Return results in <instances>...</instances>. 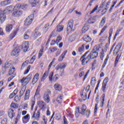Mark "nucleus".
<instances>
[{"label": "nucleus", "instance_id": "338daca9", "mask_svg": "<svg viewBox=\"0 0 124 124\" xmlns=\"http://www.w3.org/2000/svg\"><path fill=\"white\" fill-rule=\"evenodd\" d=\"M18 101H19V97L18 96H16L14 98V101H15L16 102H17Z\"/></svg>", "mask_w": 124, "mask_h": 124}, {"label": "nucleus", "instance_id": "13d9d810", "mask_svg": "<svg viewBox=\"0 0 124 124\" xmlns=\"http://www.w3.org/2000/svg\"><path fill=\"white\" fill-rule=\"evenodd\" d=\"M119 50H118V49L114 48V51H113V55L114 56H116L117 54L119 53Z\"/></svg>", "mask_w": 124, "mask_h": 124}, {"label": "nucleus", "instance_id": "69168bd1", "mask_svg": "<svg viewBox=\"0 0 124 124\" xmlns=\"http://www.w3.org/2000/svg\"><path fill=\"white\" fill-rule=\"evenodd\" d=\"M23 118L25 120H27L28 119H29V120H30V114H27L26 116H24Z\"/></svg>", "mask_w": 124, "mask_h": 124}, {"label": "nucleus", "instance_id": "5701e85b", "mask_svg": "<svg viewBox=\"0 0 124 124\" xmlns=\"http://www.w3.org/2000/svg\"><path fill=\"white\" fill-rule=\"evenodd\" d=\"M13 28V26H12V24H8L6 26L5 31L6 32H10L11 31H12V29Z\"/></svg>", "mask_w": 124, "mask_h": 124}, {"label": "nucleus", "instance_id": "4c0bfd02", "mask_svg": "<svg viewBox=\"0 0 124 124\" xmlns=\"http://www.w3.org/2000/svg\"><path fill=\"white\" fill-rule=\"evenodd\" d=\"M28 7V4H23L22 5L20 4V8L21 9H23V10H26L27 8Z\"/></svg>", "mask_w": 124, "mask_h": 124}, {"label": "nucleus", "instance_id": "79ce46f5", "mask_svg": "<svg viewBox=\"0 0 124 124\" xmlns=\"http://www.w3.org/2000/svg\"><path fill=\"white\" fill-rule=\"evenodd\" d=\"M36 56H33L31 58V59L29 63H31V64H32L33 63V62L35 60Z\"/></svg>", "mask_w": 124, "mask_h": 124}, {"label": "nucleus", "instance_id": "473e14b6", "mask_svg": "<svg viewBox=\"0 0 124 124\" xmlns=\"http://www.w3.org/2000/svg\"><path fill=\"white\" fill-rule=\"evenodd\" d=\"M88 30H89V26L88 25H85L82 29V31L83 33H85V32H86V31H88Z\"/></svg>", "mask_w": 124, "mask_h": 124}, {"label": "nucleus", "instance_id": "e2e57ef3", "mask_svg": "<svg viewBox=\"0 0 124 124\" xmlns=\"http://www.w3.org/2000/svg\"><path fill=\"white\" fill-rule=\"evenodd\" d=\"M88 53H89V51L85 52V53L81 57V58L80 59V61H81V60H82V59H84V58H85V57H86V56H87V55Z\"/></svg>", "mask_w": 124, "mask_h": 124}, {"label": "nucleus", "instance_id": "f8f14e48", "mask_svg": "<svg viewBox=\"0 0 124 124\" xmlns=\"http://www.w3.org/2000/svg\"><path fill=\"white\" fill-rule=\"evenodd\" d=\"M14 11V8H13V6L12 5H11L7 7L3 11V13L8 14V13H10V11Z\"/></svg>", "mask_w": 124, "mask_h": 124}, {"label": "nucleus", "instance_id": "1a4fd4ad", "mask_svg": "<svg viewBox=\"0 0 124 124\" xmlns=\"http://www.w3.org/2000/svg\"><path fill=\"white\" fill-rule=\"evenodd\" d=\"M108 81H109V78L108 77H106L103 82L102 90L103 93H105L106 92V86L107 85V83H108Z\"/></svg>", "mask_w": 124, "mask_h": 124}, {"label": "nucleus", "instance_id": "cd10ccee", "mask_svg": "<svg viewBox=\"0 0 124 124\" xmlns=\"http://www.w3.org/2000/svg\"><path fill=\"white\" fill-rule=\"evenodd\" d=\"M30 89L27 90L26 92L25 95L24 96L25 100H28V99L30 98Z\"/></svg>", "mask_w": 124, "mask_h": 124}, {"label": "nucleus", "instance_id": "680f3d73", "mask_svg": "<svg viewBox=\"0 0 124 124\" xmlns=\"http://www.w3.org/2000/svg\"><path fill=\"white\" fill-rule=\"evenodd\" d=\"M50 51L51 52H54V51H57V48L56 47H51L49 48Z\"/></svg>", "mask_w": 124, "mask_h": 124}, {"label": "nucleus", "instance_id": "6e6552de", "mask_svg": "<svg viewBox=\"0 0 124 124\" xmlns=\"http://www.w3.org/2000/svg\"><path fill=\"white\" fill-rule=\"evenodd\" d=\"M20 48H22V46H17L11 52V56H13V57L15 56H19V54H20V52L21 51V49H20Z\"/></svg>", "mask_w": 124, "mask_h": 124}, {"label": "nucleus", "instance_id": "4468645a", "mask_svg": "<svg viewBox=\"0 0 124 124\" xmlns=\"http://www.w3.org/2000/svg\"><path fill=\"white\" fill-rule=\"evenodd\" d=\"M14 111H15L14 109H12V108H10L8 110V116L9 118H10V119H12V118H13V117L15 116V113H14Z\"/></svg>", "mask_w": 124, "mask_h": 124}, {"label": "nucleus", "instance_id": "a19ab883", "mask_svg": "<svg viewBox=\"0 0 124 124\" xmlns=\"http://www.w3.org/2000/svg\"><path fill=\"white\" fill-rule=\"evenodd\" d=\"M120 57H119V55H118L116 58L115 62H114V66H117V64H118V62H119V59Z\"/></svg>", "mask_w": 124, "mask_h": 124}, {"label": "nucleus", "instance_id": "39448f33", "mask_svg": "<svg viewBox=\"0 0 124 124\" xmlns=\"http://www.w3.org/2000/svg\"><path fill=\"white\" fill-rule=\"evenodd\" d=\"M33 17H34V15H33V14H31L25 20V26H30V25L31 24V22H32V19H33Z\"/></svg>", "mask_w": 124, "mask_h": 124}, {"label": "nucleus", "instance_id": "ddd939ff", "mask_svg": "<svg viewBox=\"0 0 124 124\" xmlns=\"http://www.w3.org/2000/svg\"><path fill=\"white\" fill-rule=\"evenodd\" d=\"M90 61H91V59L89 58L88 56L86 58L84 57L82 59L81 64L82 65H86Z\"/></svg>", "mask_w": 124, "mask_h": 124}, {"label": "nucleus", "instance_id": "37998d69", "mask_svg": "<svg viewBox=\"0 0 124 124\" xmlns=\"http://www.w3.org/2000/svg\"><path fill=\"white\" fill-rule=\"evenodd\" d=\"M17 34V32L16 31H14V32L11 34L10 35V38L12 39V38H14L15 37V36Z\"/></svg>", "mask_w": 124, "mask_h": 124}, {"label": "nucleus", "instance_id": "2f4dec72", "mask_svg": "<svg viewBox=\"0 0 124 124\" xmlns=\"http://www.w3.org/2000/svg\"><path fill=\"white\" fill-rule=\"evenodd\" d=\"M11 109H14V110H15V109H16V108H18V104L14 103H12L11 104Z\"/></svg>", "mask_w": 124, "mask_h": 124}, {"label": "nucleus", "instance_id": "0eeeda50", "mask_svg": "<svg viewBox=\"0 0 124 124\" xmlns=\"http://www.w3.org/2000/svg\"><path fill=\"white\" fill-rule=\"evenodd\" d=\"M36 110H37V108L36 107L34 112L32 114L31 118L36 119L37 121H38V120H39V118H40V111L39 110H37L36 111Z\"/></svg>", "mask_w": 124, "mask_h": 124}, {"label": "nucleus", "instance_id": "a878e982", "mask_svg": "<svg viewBox=\"0 0 124 124\" xmlns=\"http://www.w3.org/2000/svg\"><path fill=\"white\" fill-rule=\"evenodd\" d=\"M5 14H6V13H4L3 12H2V13H1L0 14V20L1 21L4 22V21H5Z\"/></svg>", "mask_w": 124, "mask_h": 124}, {"label": "nucleus", "instance_id": "a211bd4d", "mask_svg": "<svg viewBox=\"0 0 124 124\" xmlns=\"http://www.w3.org/2000/svg\"><path fill=\"white\" fill-rule=\"evenodd\" d=\"M63 28H64V26L61 25V23H60L56 27V31L57 32H61V31H63Z\"/></svg>", "mask_w": 124, "mask_h": 124}, {"label": "nucleus", "instance_id": "5fc2aeb1", "mask_svg": "<svg viewBox=\"0 0 124 124\" xmlns=\"http://www.w3.org/2000/svg\"><path fill=\"white\" fill-rule=\"evenodd\" d=\"M97 8H98V6H96L94 9L91 11L90 14H93V12H94L96 10H97Z\"/></svg>", "mask_w": 124, "mask_h": 124}, {"label": "nucleus", "instance_id": "9d476101", "mask_svg": "<svg viewBox=\"0 0 124 124\" xmlns=\"http://www.w3.org/2000/svg\"><path fill=\"white\" fill-rule=\"evenodd\" d=\"M53 75H54V73L52 72L50 73L49 77V80L50 82H52V81H53V82H56L58 79V76L57 75H55L53 77Z\"/></svg>", "mask_w": 124, "mask_h": 124}, {"label": "nucleus", "instance_id": "774afa93", "mask_svg": "<svg viewBox=\"0 0 124 124\" xmlns=\"http://www.w3.org/2000/svg\"><path fill=\"white\" fill-rule=\"evenodd\" d=\"M0 35H3V30L1 28H0Z\"/></svg>", "mask_w": 124, "mask_h": 124}, {"label": "nucleus", "instance_id": "4be33fe9", "mask_svg": "<svg viewBox=\"0 0 124 124\" xmlns=\"http://www.w3.org/2000/svg\"><path fill=\"white\" fill-rule=\"evenodd\" d=\"M54 88L56 91H62V85H60L59 83H56L54 85Z\"/></svg>", "mask_w": 124, "mask_h": 124}, {"label": "nucleus", "instance_id": "aec40b11", "mask_svg": "<svg viewBox=\"0 0 124 124\" xmlns=\"http://www.w3.org/2000/svg\"><path fill=\"white\" fill-rule=\"evenodd\" d=\"M48 75H49V70L46 71L44 74V75L43 76L41 80V82H44L45 80H46V78H47Z\"/></svg>", "mask_w": 124, "mask_h": 124}, {"label": "nucleus", "instance_id": "f3484780", "mask_svg": "<svg viewBox=\"0 0 124 124\" xmlns=\"http://www.w3.org/2000/svg\"><path fill=\"white\" fill-rule=\"evenodd\" d=\"M39 78V74H38V73L36 74L33 79L32 80V85H34V84H35V83H36V82H37V81H38V79Z\"/></svg>", "mask_w": 124, "mask_h": 124}, {"label": "nucleus", "instance_id": "3c124183", "mask_svg": "<svg viewBox=\"0 0 124 124\" xmlns=\"http://www.w3.org/2000/svg\"><path fill=\"white\" fill-rule=\"evenodd\" d=\"M24 38L25 40H28L29 38H30V36L27 34V33H25L24 35Z\"/></svg>", "mask_w": 124, "mask_h": 124}, {"label": "nucleus", "instance_id": "f704fd0d", "mask_svg": "<svg viewBox=\"0 0 124 124\" xmlns=\"http://www.w3.org/2000/svg\"><path fill=\"white\" fill-rule=\"evenodd\" d=\"M50 27V24L49 23H47L43 28L45 32H46L49 30V28Z\"/></svg>", "mask_w": 124, "mask_h": 124}, {"label": "nucleus", "instance_id": "412c9836", "mask_svg": "<svg viewBox=\"0 0 124 124\" xmlns=\"http://www.w3.org/2000/svg\"><path fill=\"white\" fill-rule=\"evenodd\" d=\"M11 3V0H6L1 2L0 4L2 6H6L8 4H10Z\"/></svg>", "mask_w": 124, "mask_h": 124}, {"label": "nucleus", "instance_id": "49530a36", "mask_svg": "<svg viewBox=\"0 0 124 124\" xmlns=\"http://www.w3.org/2000/svg\"><path fill=\"white\" fill-rule=\"evenodd\" d=\"M121 47H122V44L119 43L116 45L115 48L118 50V51H120V49H121Z\"/></svg>", "mask_w": 124, "mask_h": 124}, {"label": "nucleus", "instance_id": "864d4df0", "mask_svg": "<svg viewBox=\"0 0 124 124\" xmlns=\"http://www.w3.org/2000/svg\"><path fill=\"white\" fill-rule=\"evenodd\" d=\"M30 69H31V65H29L28 68H27V69L24 73V74H28V73L30 71Z\"/></svg>", "mask_w": 124, "mask_h": 124}, {"label": "nucleus", "instance_id": "09e8293b", "mask_svg": "<svg viewBox=\"0 0 124 124\" xmlns=\"http://www.w3.org/2000/svg\"><path fill=\"white\" fill-rule=\"evenodd\" d=\"M113 33V28H110L109 31V38L112 37V34Z\"/></svg>", "mask_w": 124, "mask_h": 124}, {"label": "nucleus", "instance_id": "e433bc0d", "mask_svg": "<svg viewBox=\"0 0 124 124\" xmlns=\"http://www.w3.org/2000/svg\"><path fill=\"white\" fill-rule=\"evenodd\" d=\"M85 46H86V45L83 44L81 46V47H78V52H83V51L85 50Z\"/></svg>", "mask_w": 124, "mask_h": 124}, {"label": "nucleus", "instance_id": "423d86ee", "mask_svg": "<svg viewBox=\"0 0 124 124\" xmlns=\"http://www.w3.org/2000/svg\"><path fill=\"white\" fill-rule=\"evenodd\" d=\"M31 74H29L26 78H23L21 80L20 82L21 84H24V85H28L29 84V82L31 81Z\"/></svg>", "mask_w": 124, "mask_h": 124}, {"label": "nucleus", "instance_id": "f257e3e1", "mask_svg": "<svg viewBox=\"0 0 124 124\" xmlns=\"http://www.w3.org/2000/svg\"><path fill=\"white\" fill-rule=\"evenodd\" d=\"M21 6V4H17L15 5L14 8V12L13 13V16L15 17H19L20 15L23 14V11L21 10L20 8Z\"/></svg>", "mask_w": 124, "mask_h": 124}, {"label": "nucleus", "instance_id": "0e129e2a", "mask_svg": "<svg viewBox=\"0 0 124 124\" xmlns=\"http://www.w3.org/2000/svg\"><path fill=\"white\" fill-rule=\"evenodd\" d=\"M14 77H15V74H14L13 75H12L11 77L9 78L8 79V82H10V81L13 78H14Z\"/></svg>", "mask_w": 124, "mask_h": 124}, {"label": "nucleus", "instance_id": "7c9ffc66", "mask_svg": "<svg viewBox=\"0 0 124 124\" xmlns=\"http://www.w3.org/2000/svg\"><path fill=\"white\" fill-rule=\"evenodd\" d=\"M63 98V96L62 94L59 95L58 96V97L56 99V101L58 102V103H61L62 101V98Z\"/></svg>", "mask_w": 124, "mask_h": 124}, {"label": "nucleus", "instance_id": "c9c22d12", "mask_svg": "<svg viewBox=\"0 0 124 124\" xmlns=\"http://www.w3.org/2000/svg\"><path fill=\"white\" fill-rule=\"evenodd\" d=\"M15 72V68H10L9 71V75H13L14 74V72Z\"/></svg>", "mask_w": 124, "mask_h": 124}, {"label": "nucleus", "instance_id": "bf43d9fd", "mask_svg": "<svg viewBox=\"0 0 124 124\" xmlns=\"http://www.w3.org/2000/svg\"><path fill=\"white\" fill-rule=\"evenodd\" d=\"M56 119L57 120H59L61 119V115H60V113H57L56 115Z\"/></svg>", "mask_w": 124, "mask_h": 124}, {"label": "nucleus", "instance_id": "f03ea898", "mask_svg": "<svg viewBox=\"0 0 124 124\" xmlns=\"http://www.w3.org/2000/svg\"><path fill=\"white\" fill-rule=\"evenodd\" d=\"M99 50V47L95 46L92 51L88 55V57H89V59H90V60H93V59L97 58V56H98Z\"/></svg>", "mask_w": 124, "mask_h": 124}, {"label": "nucleus", "instance_id": "7ed1b4c3", "mask_svg": "<svg viewBox=\"0 0 124 124\" xmlns=\"http://www.w3.org/2000/svg\"><path fill=\"white\" fill-rule=\"evenodd\" d=\"M51 94V90H47L46 92L44 93V100L46 102V103H49L50 102V95Z\"/></svg>", "mask_w": 124, "mask_h": 124}, {"label": "nucleus", "instance_id": "20e7f679", "mask_svg": "<svg viewBox=\"0 0 124 124\" xmlns=\"http://www.w3.org/2000/svg\"><path fill=\"white\" fill-rule=\"evenodd\" d=\"M74 23V21H73V19H71L68 21L67 26V31L68 33H70V32L73 31V29Z\"/></svg>", "mask_w": 124, "mask_h": 124}, {"label": "nucleus", "instance_id": "72a5a7b5", "mask_svg": "<svg viewBox=\"0 0 124 124\" xmlns=\"http://www.w3.org/2000/svg\"><path fill=\"white\" fill-rule=\"evenodd\" d=\"M29 2L32 4H36L39 2V0H30Z\"/></svg>", "mask_w": 124, "mask_h": 124}, {"label": "nucleus", "instance_id": "393cba45", "mask_svg": "<svg viewBox=\"0 0 124 124\" xmlns=\"http://www.w3.org/2000/svg\"><path fill=\"white\" fill-rule=\"evenodd\" d=\"M83 40H84L85 42H91V41H92V38L90 36L85 35L83 36Z\"/></svg>", "mask_w": 124, "mask_h": 124}, {"label": "nucleus", "instance_id": "dca6fc26", "mask_svg": "<svg viewBox=\"0 0 124 124\" xmlns=\"http://www.w3.org/2000/svg\"><path fill=\"white\" fill-rule=\"evenodd\" d=\"M38 105L41 109H45L46 108V103L43 101L38 102Z\"/></svg>", "mask_w": 124, "mask_h": 124}, {"label": "nucleus", "instance_id": "9b49d317", "mask_svg": "<svg viewBox=\"0 0 124 124\" xmlns=\"http://www.w3.org/2000/svg\"><path fill=\"white\" fill-rule=\"evenodd\" d=\"M66 67V63H61L57 65L55 68L56 70H59V69H63V71Z\"/></svg>", "mask_w": 124, "mask_h": 124}, {"label": "nucleus", "instance_id": "c85d7f7f", "mask_svg": "<svg viewBox=\"0 0 124 124\" xmlns=\"http://www.w3.org/2000/svg\"><path fill=\"white\" fill-rule=\"evenodd\" d=\"M76 37H77V33H75L73 35H72L69 38V40L70 41H74L75 40Z\"/></svg>", "mask_w": 124, "mask_h": 124}, {"label": "nucleus", "instance_id": "ea45409f", "mask_svg": "<svg viewBox=\"0 0 124 124\" xmlns=\"http://www.w3.org/2000/svg\"><path fill=\"white\" fill-rule=\"evenodd\" d=\"M62 37L60 36V35H58L56 39V43H59V42H61L62 41Z\"/></svg>", "mask_w": 124, "mask_h": 124}, {"label": "nucleus", "instance_id": "a18cd8bd", "mask_svg": "<svg viewBox=\"0 0 124 124\" xmlns=\"http://www.w3.org/2000/svg\"><path fill=\"white\" fill-rule=\"evenodd\" d=\"M11 66V63H8V62H6L5 63V65L4 66V68H9Z\"/></svg>", "mask_w": 124, "mask_h": 124}, {"label": "nucleus", "instance_id": "6ab92c4d", "mask_svg": "<svg viewBox=\"0 0 124 124\" xmlns=\"http://www.w3.org/2000/svg\"><path fill=\"white\" fill-rule=\"evenodd\" d=\"M26 89H27V86H23L19 92V97H21L23 96V95L25 93V92L26 91Z\"/></svg>", "mask_w": 124, "mask_h": 124}, {"label": "nucleus", "instance_id": "052dcab7", "mask_svg": "<svg viewBox=\"0 0 124 124\" xmlns=\"http://www.w3.org/2000/svg\"><path fill=\"white\" fill-rule=\"evenodd\" d=\"M86 116L87 118H89V116H90V115H91V111H89V110H87L86 111Z\"/></svg>", "mask_w": 124, "mask_h": 124}, {"label": "nucleus", "instance_id": "8fccbe9b", "mask_svg": "<svg viewBox=\"0 0 124 124\" xmlns=\"http://www.w3.org/2000/svg\"><path fill=\"white\" fill-rule=\"evenodd\" d=\"M6 122H7V119L6 118H4L3 119H2L1 121V124H6Z\"/></svg>", "mask_w": 124, "mask_h": 124}, {"label": "nucleus", "instance_id": "4d7b16f0", "mask_svg": "<svg viewBox=\"0 0 124 124\" xmlns=\"http://www.w3.org/2000/svg\"><path fill=\"white\" fill-rule=\"evenodd\" d=\"M41 35V33L39 31H36L35 33V36H37V37H38V36H40Z\"/></svg>", "mask_w": 124, "mask_h": 124}, {"label": "nucleus", "instance_id": "6e6d98bb", "mask_svg": "<svg viewBox=\"0 0 124 124\" xmlns=\"http://www.w3.org/2000/svg\"><path fill=\"white\" fill-rule=\"evenodd\" d=\"M96 80L95 79H94V80L92 79L91 81V84L92 85V86H94L95 85V82Z\"/></svg>", "mask_w": 124, "mask_h": 124}, {"label": "nucleus", "instance_id": "58836bf2", "mask_svg": "<svg viewBox=\"0 0 124 124\" xmlns=\"http://www.w3.org/2000/svg\"><path fill=\"white\" fill-rule=\"evenodd\" d=\"M105 21H106V17H103L101 21L100 26H104L105 24Z\"/></svg>", "mask_w": 124, "mask_h": 124}, {"label": "nucleus", "instance_id": "2eb2a0df", "mask_svg": "<svg viewBox=\"0 0 124 124\" xmlns=\"http://www.w3.org/2000/svg\"><path fill=\"white\" fill-rule=\"evenodd\" d=\"M29 46V42H25L22 44V47L24 52H27L28 51Z\"/></svg>", "mask_w": 124, "mask_h": 124}, {"label": "nucleus", "instance_id": "c756f323", "mask_svg": "<svg viewBox=\"0 0 124 124\" xmlns=\"http://www.w3.org/2000/svg\"><path fill=\"white\" fill-rule=\"evenodd\" d=\"M104 98H105V94H103L100 98L101 104L100 105V106L101 107H103V105H104Z\"/></svg>", "mask_w": 124, "mask_h": 124}, {"label": "nucleus", "instance_id": "b1692460", "mask_svg": "<svg viewBox=\"0 0 124 124\" xmlns=\"http://www.w3.org/2000/svg\"><path fill=\"white\" fill-rule=\"evenodd\" d=\"M87 110V106L85 105H83L80 110V114L82 115H85L86 114V110Z\"/></svg>", "mask_w": 124, "mask_h": 124}, {"label": "nucleus", "instance_id": "603ef678", "mask_svg": "<svg viewBox=\"0 0 124 124\" xmlns=\"http://www.w3.org/2000/svg\"><path fill=\"white\" fill-rule=\"evenodd\" d=\"M29 62V61H25L24 63H23L21 68H24L25 66H26V65H28V63Z\"/></svg>", "mask_w": 124, "mask_h": 124}, {"label": "nucleus", "instance_id": "c03bdc74", "mask_svg": "<svg viewBox=\"0 0 124 124\" xmlns=\"http://www.w3.org/2000/svg\"><path fill=\"white\" fill-rule=\"evenodd\" d=\"M107 29V26H104L101 30L100 33L99 34V35H101L102 33L104 32V31Z\"/></svg>", "mask_w": 124, "mask_h": 124}, {"label": "nucleus", "instance_id": "bb28decb", "mask_svg": "<svg viewBox=\"0 0 124 124\" xmlns=\"http://www.w3.org/2000/svg\"><path fill=\"white\" fill-rule=\"evenodd\" d=\"M66 53H67V50L63 51L62 54L59 58V62H62V61L63 60V59L64 58V55H66Z\"/></svg>", "mask_w": 124, "mask_h": 124}, {"label": "nucleus", "instance_id": "de8ad7c7", "mask_svg": "<svg viewBox=\"0 0 124 124\" xmlns=\"http://www.w3.org/2000/svg\"><path fill=\"white\" fill-rule=\"evenodd\" d=\"M43 50H44L43 48L42 47V48H41V49H40V50L39 52V58H40L42 56V55L43 54Z\"/></svg>", "mask_w": 124, "mask_h": 124}]
</instances>
